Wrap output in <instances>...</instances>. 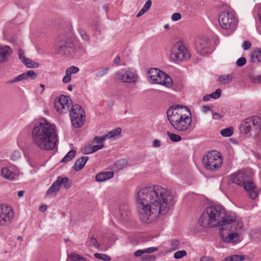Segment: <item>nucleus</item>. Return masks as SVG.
Wrapping results in <instances>:
<instances>
[{
  "mask_svg": "<svg viewBox=\"0 0 261 261\" xmlns=\"http://www.w3.org/2000/svg\"><path fill=\"white\" fill-rule=\"evenodd\" d=\"M82 152L84 154H89L93 153L92 144L88 145L84 147L82 149Z\"/></svg>",
  "mask_w": 261,
  "mask_h": 261,
  "instance_id": "37998d69",
  "label": "nucleus"
},
{
  "mask_svg": "<svg viewBox=\"0 0 261 261\" xmlns=\"http://www.w3.org/2000/svg\"><path fill=\"white\" fill-rule=\"evenodd\" d=\"M143 253H145L144 252V250H138L134 252V255L136 257L140 256H141Z\"/></svg>",
  "mask_w": 261,
  "mask_h": 261,
  "instance_id": "680f3d73",
  "label": "nucleus"
},
{
  "mask_svg": "<svg viewBox=\"0 0 261 261\" xmlns=\"http://www.w3.org/2000/svg\"><path fill=\"white\" fill-rule=\"evenodd\" d=\"M211 98V94H206L203 96V101H208Z\"/></svg>",
  "mask_w": 261,
  "mask_h": 261,
  "instance_id": "338daca9",
  "label": "nucleus"
},
{
  "mask_svg": "<svg viewBox=\"0 0 261 261\" xmlns=\"http://www.w3.org/2000/svg\"><path fill=\"white\" fill-rule=\"evenodd\" d=\"M79 71V68L77 67L72 66L67 68L65 71V73L71 75L72 73H76Z\"/></svg>",
  "mask_w": 261,
  "mask_h": 261,
  "instance_id": "ea45409f",
  "label": "nucleus"
},
{
  "mask_svg": "<svg viewBox=\"0 0 261 261\" xmlns=\"http://www.w3.org/2000/svg\"><path fill=\"white\" fill-rule=\"evenodd\" d=\"M221 90L220 89H217L215 92L211 93V98L214 99H217L219 98L221 96Z\"/></svg>",
  "mask_w": 261,
  "mask_h": 261,
  "instance_id": "a18cd8bd",
  "label": "nucleus"
},
{
  "mask_svg": "<svg viewBox=\"0 0 261 261\" xmlns=\"http://www.w3.org/2000/svg\"><path fill=\"white\" fill-rule=\"evenodd\" d=\"M253 82L255 83L261 82V74L253 78Z\"/></svg>",
  "mask_w": 261,
  "mask_h": 261,
  "instance_id": "e2e57ef3",
  "label": "nucleus"
},
{
  "mask_svg": "<svg viewBox=\"0 0 261 261\" xmlns=\"http://www.w3.org/2000/svg\"><path fill=\"white\" fill-rule=\"evenodd\" d=\"M69 111L73 126L76 128L82 126L85 120L83 109L79 105H75L72 106Z\"/></svg>",
  "mask_w": 261,
  "mask_h": 261,
  "instance_id": "9d476101",
  "label": "nucleus"
},
{
  "mask_svg": "<svg viewBox=\"0 0 261 261\" xmlns=\"http://www.w3.org/2000/svg\"><path fill=\"white\" fill-rule=\"evenodd\" d=\"M245 258L244 255L234 254L225 257L224 261H243Z\"/></svg>",
  "mask_w": 261,
  "mask_h": 261,
  "instance_id": "72a5a7b5",
  "label": "nucleus"
},
{
  "mask_svg": "<svg viewBox=\"0 0 261 261\" xmlns=\"http://www.w3.org/2000/svg\"><path fill=\"white\" fill-rule=\"evenodd\" d=\"M55 125L43 119L37 123L32 130L34 145L45 150H53L58 141Z\"/></svg>",
  "mask_w": 261,
  "mask_h": 261,
  "instance_id": "f03ea898",
  "label": "nucleus"
},
{
  "mask_svg": "<svg viewBox=\"0 0 261 261\" xmlns=\"http://www.w3.org/2000/svg\"><path fill=\"white\" fill-rule=\"evenodd\" d=\"M107 140L105 135L101 137H95L93 139V142L97 144L102 143Z\"/></svg>",
  "mask_w": 261,
  "mask_h": 261,
  "instance_id": "c03bdc74",
  "label": "nucleus"
},
{
  "mask_svg": "<svg viewBox=\"0 0 261 261\" xmlns=\"http://www.w3.org/2000/svg\"><path fill=\"white\" fill-rule=\"evenodd\" d=\"M167 135L172 142H179L182 139L181 137L179 135L174 133H172L169 131L167 132Z\"/></svg>",
  "mask_w": 261,
  "mask_h": 261,
  "instance_id": "c9c22d12",
  "label": "nucleus"
},
{
  "mask_svg": "<svg viewBox=\"0 0 261 261\" xmlns=\"http://www.w3.org/2000/svg\"><path fill=\"white\" fill-rule=\"evenodd\" d=\"M204 167L212 171L218 170L223 163L222 156L219 152L213 150L203 158Z\"/></svg>",
  "mask_w": 261,
  "mask_h": 261,
  "instance_id": "0eeeda50",
  "label": "nucleus"
},
{
  "mask_svg": "<svg viewBox=\"0 0 261 261\" xmlns=\"http://www.w3.org/2000/svg\"><path fill=\"white\" fill-rule=\"evenodd\" d=\"M90 242L92 245L95 248H98L100 246L99 243L97 242L96 238L91 237L90 238Z\"/></svg>",
  "mask_w": 261,
  "mask_h": 261,
  "instance_id": "8fccbe9b",
  "label": "nucleus"
},
{
  "mask_svg": "<svg viewBox=\"0 0 261 261\" xmlns=\"http://www.w3.org/2000/svg\"><path fill=\"white\" fill-rule=\"evenodd\" d=\"M236 216L231 212L226 213L225 208L219 205L206 207L201 215L198 223L204 228L223 227L224 225L234 220Z\"/></svg>",
  "mask_w": 261,
  "mask_h": 261,
  "instance_id": "7ed1b4c3",
  "label": "nucleus"
},
{
  "mask_svg": "<svg viewBox=\"0 0 261 261\" xmlns=\"http://www.w3.org/2000/svg\"><path fill=\"white\" fill-rule=\"evenodd\" d=\"M18 56L20 61L28 68H37L39 64L33 61L30 59L25 58L24 51L21 49L18 50Z\"/></svg>",
  "mask_w": 261,
  "mask_h": 261,
  "instance_id": "aec40b11",
  "label": "nucleus"
},
{
  "mask_svg": "<svg viewBox=\"0 0 261 261\" xmlns=\"http://www.w3.org/2000/svg\"><path fill=\"white\" fill-rule=\"evenodd\" d=\"M251 176L252 175L249 177V180H247V181L245 182L242 186L248 192L249 197L252 199H254L258 195V189L251 179Z\"/></svg>",
  "mask_w": 261,
  "mask_h": 261,
  "instance_id": "a211bd4d",
  "label": "nucleus"
},
{
  "mask_svg": "<svg viewBox=\"0 0 261 261\" xmlns=\"http://www.w3.org/2000/svg\"><path fill=\"white\" fill-rule=\"evenodd\" d=\"M129 212L128 206L127 204H124L120 205L119 212V219L120 221L126 220L128 218Z\"/></svg>",
  "mask_w": 261,
  "mask_h": 261,
  "instance_id": "5701e85b",
  "label": "nucleus"
},
{
  "mask_svg": "<svg viewBox=\"0 0 261 261\" xmlns=\"http://www.w3.org/2000/svg\"><path fill=\"white\" fill-rule=\"evenodd\" d=\"M250 59L252 62L261 61V48H257L254 50L250 54Z\"/></svg>",
  "mask_w": 261,
  "mask_h": 261,
  "instance_id": "bb28decb",
  "label": "nucleus"
},
{
  "mask_svg": "<svg viewBox=\"0 0 261 261\" xmlns=\"http://www.w3.org/2000/svg\"><path fill=\"white\" fill-rule=\"evenodd\" d=\"M13 216V212L10 206L0 205V225L6 226L10 224Z\"/></svg>",
  "mask_w": 261,
  "mask_h": 261,
  "instance_id": "2eb2a0df",
  "label": "nucleus"
},
{
  "mask_svg": "<svg viewBox=\"0 0 261 261\" xmlns=\"http://www.w3.org/2000/svg\"><path fill=\"white\" fill-rule=\"evenodd\" d=\"M187 252L185 250H180L174 253V257L176 259H179L185 256Z\"/></svg>",
  "mask_w": 261,
  "mask_h": 261,
  "instance_id": "79ce46f5",
  "label": "nucleus"
},
{
  "mask_svg": "<svg viewBox=\"0 0 261 261\" xmlns=\"http://www.w3.org/2000/svg\"><path fill=\"white\" fill-rule=\"evenodd\" d=\"M26 79L27 78L25 73H23L22 74H19V75L12 79L11 81L9 82V83L13 84L14 83L19 82Z\"/></svg>",
  "mask_w": 261,
  "mask_h": 261,
  "instance_id": "58836bf2",
  "label": "nucleus"
},
{
  "mask_svg": "<svg viewBox=\"0 0 261 261\" xmlns=\"http://www.w3.org/2000/svg\"><path fill=\"white\" fill-rule=\"evenodd\" d=\"M20 157V152L18 151H15L11 155V159L12 160H16Z\"/></svg>",
  "mask_w": 261,
  "mask_h": 261,
  "instance_id": "6e6d98bb",
  "label": "nucleus"
},
{
  "mask_svg": "<svg viewBox=\"0 0 261 261\" xmlns=\"http://www.w3.org/2000/svg\"><path fill=\"white\" fill-rule=\"evenodd\" d=\"M162 71L157 68H151L148 71V79L150 81L153 83H155V79L158 77L159 73H161Z\"/></svg>",
  "mask_w": 261,
  "mask_h": 261,
  "instance_id": "a878e982",
  "label": "nucleus"
},
{
  "mask_svg": "<svg viewBox=\"0 0 261 261\" xmlns=\"http://www.w3.org/2000/svg\"><path fill=\"white\" fill-rule=\"evenodd\" d=\"M61 185L59 182H58V178L57 180L53 182L52 185L50 187L48 190L47 191L46 195H51L53 193L58 192L60 189Z\"/></svg>",
  "mask_w": 261,
  "mask_h": 261,
  "instance_id": "cd10ccee",
  "label": "nucleus"
},
{
  "mask_svg": "<svg viewBox=\"0 0 261 261\" xmlns=\"http://www.w3.org/2000/svg\"><path fill=\"white\" fill-rule=\"evenodd\" d=\"M161 145V141L159 140H154L152 143V146L153 147L157 148L159 147Z\"/></svg>",
  "mask_w": 261,
  "mask_h": 261,
  "instance_id": "bf43d9fd",
  "label": "nucleus"
},
{
  "mask_svg": "<svg viewBox=\"0 0 261 261\" xmlns=\"http://www.w3.org/2000/svg\"><path fill=\"white\" fill-rule=\"evenodd\" d=\"M115 77L125 83H135L137 82L138 75L136 71L133 69H121L116 72Z\"/></svg>",
  "mask_w": 261,
  "mask_h": 261,
  "instance_id": "ddd939ff",
  "label": "nucleus"
},
{
  "mask_svg": "<svg viewBox=\"0 0 261 261\" xmlns=\"http://www.w3.org/2000/svg\"><path fill=\"white\" fill-rule=\"evenodd\" d=\"M1 176L6 180L13 181L18 176V174L5 167L1 169Z\"/></svg>",
  "mask_w": 261,
  "mask_h": 261,
  "instance_id": "4be33fe9",
  "label": "nucleus"
},
{
  "mask_svg": "<svg viewBox=\"0 0 261 261\" xmlns=\"http://www.w3.org/2000/svg\"><path fill=\"white\" fill-rule=\"evenodd\" d=\"M144 253H150L156 251L158 250V247H149L148 248H146L143 249Z\"/></svg>",
  "mask_w": 261,
  "mask_h": 261,
  "instance_id": "3c124183",
  "label": "nucleus"
},
{
  "mask_svg": "<svg viewBox=\"0 0 261 261\" xmlns=\"http://www.w3.org/2000/svg\"><path fill=\"white\" fill-rule=\"evenodd\" d=\"M109 71V68L106 67L103 68L102 70L97 72L96 73V76L97 77H101L106 74Z\"/></svg>",
  "mask_w": 261,
  "mask_h": 261,
  "instance_id": "49530a36",
  "label": "nucleus"
},
{
  "mask_svg": "<svg viewBox=\"0 0 261 261\" xmlns=\"http://www.w3.org/2000/svg\"><path fill=\"white\" fill-rule=\"evenodd\" d=\"M121 129L120 127H117L109 132L107 134L105 135L107 140L115 136H118L121 134Z\"/></svg>",
  "mask_w": 261,
  "mask_h": 261,
  "instance_id": "2f4dec72",
  "label": "nucleus"
},
{
  "mask_svg": "<svg viewBox=\"0 0 261 261\" xmlns=\"http://www.w3.org/2000/svg\"><path fill=\"white\" fill-rule=\"evenodd\" d=\"M152 4V2L150 0L147 1L143 6L142 9L139 11V12L137 15V17H139L148 11L150 8Z\"/></svg>",
  "mask_w": 261,
  "mask_h": 261,
  "instance_id": "c756f323",
  "label": "nucleus"
},
{
  "mask_svg": "<svg viewBox=\"0 0 261 261\" xmlns=\"http://www.w3.org/2000/svg\"><path fill=\"white\" fill-rule=\"evenodd\" d=\"M181 18V16L179 13H174L171 17V19L173 21H178Z\"/></svg>",
  "mask_w": 261,
  "mask_h": 261,
  "instance_id": "603ef678",
  "label": "nucleus"
},
{
  "mask_svg": "<svg viewBox=\"0 0 261 261\" xmlns=\"http://www.w3.org/2000/svg\"><path fill=\"white\" fill-rule=\"evenodd\" d=\"M104 145L103 144H99V145H92V151L93 153L95 151L102 149L103 148Z\"/></svg>",
  "mask_w": 261,
  "mask_h": 261,
  "instance_id": "864d4df0",
  "label": "nucleus"
},
{
  "mask_svg": "<svg viewBox=\"0 0 261 261\" xmlns=\"http://www.w3.org/2000/svg\"><path fill=\"white\" fill-rule=\"evenodd\" d=\"M213 118L215 119H220L222 118V116L218 113L213 112L212 113Z\"/></svg>",
  "mask_w": 261,
  "mask_h": 261,
  "instance_id": "052dcab7",
  "label": "nucleus"
},
{
  "mask_svg": "<svg viewBox=\"0 0 261 261\" xmlns=\"http://www.w3.org/2000/svg\"><path fill=\"white\" fill-rule=\"evenodd\" d=\"M210 110V107H208V106H204L202 107V111H203V112H207V111H208Z\"/></svg>",
  "mask_w": 261,
  "mask_h": 261,
  "instance_id": "774afa93",
  "label": "nucleus"
},
{
  "mask_svg": "<svg viewBox=\"0 0 261 261\" xmlns=\"http://www.w3.org/2000/svg\"><path fill=\"white\" fill-rule=\"evenodd\" d=\"M200 261H214V258L212 256H203L200 258Z\"/></svg>",
  "mask_w": 261,
  "mask_h": 261,
  "instance_id": "4d7b16f0",
  "label": "nucleus"
},
{
  "mask_svg": "<svg viewBox=\"0 0 261 261\" xmlns=\"http://www.w3.org/2000/svg\"><path fill=\"white\" fill-rule=\"evenodd\" d=\"M167 117L171 126L187 118H191L190 109L186 106L176 105L170 107L167 111Z\"/></svg>",
  "mask_w": 261,
  "mask_h": 261,
  "instance_id": "39448f33",
  "label": "nucleus"
},
{
  "mask_svg": "<svg viewBox=\"0 0 261 261\" xmlns=\"http://www.w3.org/2000/svg\"><path fill=\"white\" fill-rule=\"evenodd\" d=\"M55 48L59 54L64 55H72L82 49L80 45L75 44L72 38L65 36L59 39Z\"/></svg>",
  "mask_w": 261,
  "mask_h": 261,
  "instance_id": "423d86ee",
  "label": "nucleus"
},
{
  "mask_svg": "<svg viewBox=\"0 0 261 261\" xmlns=\"http://www.w3.org/2000/svg\"><path fill=\"white\" fill-rule=\"evenodd\" d=\"M232 80V76L230 74L222 75L219 76V81L222 84L229 83Z\"/></svg>",
  "mask_w": 261,
  "mask_h": 261,
  "instance_id": "f704fd0d",
  "label": "nucleus"
},
{
  "mask_svg": "<svg viewBox=\"0 0 261 261\" xmlns=\"http://www.w3.org/2000/svg\"><path fill=\"white\" fill-rule=\"evenodd\" d=\"M191 123L192 118H187L179 123L177 122L176 124L172 126L180 135H185L191 133Z\"/></svg>",
  "mask_w": 261,
  "mask_h": 261,
  "instance_id": "dca6fc26",
  "label": "nucleus"
},
{
  "mask_svg": "<svg viewBox=\"0 0 261 261\" xmlns=\"http://www.w3.org/2000/svg\"><path fill=\"white\" fill-rule=\"evenodd\" d=\"M24 73L26 75L27 79L28 77H30L31 79L34 80L37 76V74L33 70H29Z\"/></svg>",
  "mask_w": 261,
  "mask_h": 261,
  "instance_id": "a19ab883",
  "label": "nucleus"
},
{
  "mask_svg": "<svg viewBox=\"0 0 261 261\" xmlns=\"http://www.w3.org/2000/svg\"><path fill=\"white\" fill-rule=\"evenodd\" d=\"M196 49L197 52L202 56L209 54L210 42L207 38H199L196 40Z\"/></svg>",
  "mask_w": 261,
  "mask_h": 261,
  "instance_id": "f3484780",
  "label": "nucleus"
},
{
  "mask_svg": "<svg viewBox=\"0 0 261 261\" xmlns=\"http://www.w3.org/2000/svg\"><path fill=\"white\" fill-rule=\"evenodd\" d=\"M94 256L96 258L105 261H110L111 259V257L106 254L95 253Z\"/></svg>",
  "mask_w": 261,
  "mask_h": 261,
  "instance_id": "4c0bfd02",
  "label": "nucleus"
},
{
  "mask_svg": "<svg viewBox=\"0 0 261 261\" xmlns=\"http://www.w3.org/2000/svg\"><path fill=\"white\" fill-rule=\"evenodd\" d=\"M128 164L126 159H121L114 163V166L117 170H121L127 166Z\"/></svg>",
  "mask_w": 261,
  "mask_h": 261,
  "instance_id": "7c9ffc66",
  "label": "nucleus"
},
{
  "mask_svg": "<svg viewBox=\"0 0 261 261\" xmlns=\"http://www.w3.org/2000/svg\"><path fill=\"white\" fill-rule=\"evenodd\" d=\"M58 182H59L61 185H63V187L68 189L71 187V184L69 182V178L67 177H62L61 176H58Z\"/></svg>",
  "mask_w": 261,
  "mask_h": 261,
  "instance_id": "c85d7f7f",
  "label": "nucleus"
},
{
  "mask_svg": "<svg viewBox=\"0 0 261 261\" xmlns=\"http://www.w3.org/2000/svg\"><path fill=\"white\" fill-rule=\"evenodd\" d=\"M12 53V49L8 45L0 46V63L7 61L8 58Z\"/></svg>",
  "mask_w": 261,
  "mask_h": 261,
  "instance_id": "412c9836",
  "label": "nucleus"
},
{
  "mask_svg": "<svg viewBox=\"0 0 261 261\" xmlns=\"http://www.w3.org/2000/svg\"><path fill=\"white\" fill-rule=\"evenodd\" d=\"M76 151L75 150H70L62 159L61 162L66 163L72 160L75 155Z\"/></svg>",
  "mask_w": 261,
  "mask_h": 261,
  "instance_id": "473e14b6",
  "label": "nucleus"
},
{
  "mask_svg": "<svg viewBox=\"0 0 261 261\" xmlns=\"http://www.w3.org/2000/svg\"><path fill=\"white\" fill-rule=\"evenodd\" d=\"M155 79L154 84H159L166 87H170L172 85V79L165 72L162 71Z\"/></svg>",
  "mask_w": 261,
  "mask_h": 261,
  "instance_id": "6ab92c4d",
  "label": "nucleus"
},
{
  "mask_svg": "<svg viewBox=\"0 0 261 261\" xmlns=\"http://www.w3.org/2000/svg\"><path fill=\"white\" fill-rule=\"evenodd\" d=\"M71 104L72 101L69 96L61 95L55 99L54 107L58 112L64 114L70 110Z\"/></svg>",
  "mask_w": 261,
  "mask_h": 261,
  "instance_id": "f8f14e48",
  "label": "nucleus"
},
{
  "mask_svg": "<svg viewBox=\"0 0 261 261\" xmlns=\"http://www.w3.org/2000/svg\"><path fill=\"white\" fill-rule=\"evenodd\" d=\"M136 199L139 218L144 223L151 222L160 214L168 213L176 200L170 191L159 185L141 189Z\"/></svg>",
  "mask_w": 261,
  "mask_h": 261,
  "instance_id": "f257e3e1",
  "label": "nucleus"
},
{
  "mask_svg": "<svg viewBox=\"0 0 261 261\" xmlns=\"http://www.w3.org/2000/svg\"><path fill=\"white\" fill-rule=\"evenodd\" d=\"M219 22L221 27L226 30H232L234 29L237 24L233 13L229 11H225L220 13Z\"/></svg>",
  "mask_w": 261,
  "mask_h": 261,
  "instance_id": "9b49d317",
  "label": "nucleus"
},
{
  "mask_svg": "<svg viewBox=\"0 0 261 261\" xmlns=\"http://www.w3.org/2000/svg\"><path fill=\"white\" fill-rule=\"evenodd\" d=\"M114 176V172L112 171H107L99 173L95 176L96 180L98 182H102L112 178Z\"/></svg>",
  "mask_w": 261,
  "mask_h": 261,
  "instance_id": "b1692460",
  "label": "nucleus"
},
{
  "mask_svg": "<svg viewBox=\"0 0 261 261\" xmlns=\"http://www.w3.org/2000/svg\"><path fill=\"white\" fill-rule=\"evenodd\" d=\"M79 32L80 33V34L81 36V37L85 40V41H88L90 39L89 36L86 33V32L80 29L79 30Z\"/></svg>",
  "mask_w": 261,
  "mask_h": 261,
  "instance_id": "09e8293b",
  "label": "nucleus"
},
{
  "mask_svg": "<svg viewBox=\"0 0 261 261\" xmlns=\"http://www.w3.org/2000/svg\"><path fill=\"white\" fill-rule=\"evenodd\" d=\"M246 63V60L244 57H241L238 59L236 62V64L238 66H243Z\"/></svg>",
  "mask_w": 261,
  "mask_h": 261,
  "instance_id": "de8ad7c7",
  "label": "nucleus"
},
{
  "mask_svg": "<svg viewBox=\"0 0 261 261\" xmlns=\"http://www.w3.org/2000/svg\"><path fill=\"white\" fill-rule=\"evenodd\" d=\"M241 127L245 134L253 133L254 135H257L261 130V118L256 116L246 118L241 123Z\"/></svg>",
  "mask_w": 261,
  "mask_h": 261,
  "instance_id": "6e6552de",
  "label": "nucleus"
},
{
  "mask_svg": "<svg viewBox=\"0 0 261 261\" xmlns=\"http://www.w3.org/2000/svg\"><path fill=\"white\" fill-rule=\"evenodd\" d=\"M251 43L248 41H244L243 44V48L244 50H247L251 47Z\"/></svg>",
  "mask_w": 261,
  "mask_h": 261,
  "instance_id": "13d9d810",
  "label": "nucleus"
},
{
  "mask_svg": "<svg viewBox=\"0 0 261 261\" xmlns=\"http://www.w3.org/2000/svg\"><path fill=\"white\" fill-rule=\"evenodd\" d=\"M170 58L174 62L184 61L190 59L189 51L182 41H178L173 44L171 50Z\"/></svg>",
  "mask_w": 261,
  "mask_h": 261,
  "instance_id": "1a4fd4ad",
  "label": "nucleus"
},
{
  "mask_svg": "<svg viewBox=\"0 0 261 261\" xmlns=\"http://www.w3.org/2000/svg\"><path fill=\"white\" fill-rule=\"evenodd\" d=\"M88 160L89 158L88 156H83L77 160L73 165V169L76 171H80L84 167Z\"/></svg>",
  "mask_w": 261,
  "mask_h": 261,
  "instance_id": "393cba45",
  "label": "nucleus"
},
{
  "mask_svg": "<svg viewBox=\"0 0 261 261\" xmlns=\"http://www.w3.org/2000/svg\"><path fill=\"white\" fill-rule=\"evenodd\" d=\"M251 175V172L248 170H241L232 174L230 177V181L239 186H242L245 182L249 180V177Z\"/></svg>",
  "mask_w": 261,
  "mask_h": 261,
  "instance_id": "4468645a",
  "label": "nucleus"
},
{
  "mask_svg": "<svg viewBox=\"0 0 261 261\" xmlns=\"http://www.w3.org/2000/svg\"><path fill=\"white\" fill-rule=\"evenodd\" d=\"M71 80V75L66 73L65 75L63 77L62 81L64 83H68Z\"/></svg>",
  "mask_w": 261,
  "mask_h": 261,
  "instance_id": "5fc2aeb1",
  "label": "nucleus"
},
{
  "mask_svg": "<svg viewBox=\"0 0 261 261\" xmlns=\"http://www.w3.org/2000/svg\"><path fill=\"white\" fill-rule=\"evenodd\" d=\"M120 58L119 55H117L113 60V62L115 64L119 65L120 62Z\"/></svg>",
  "mask_w": 261,
  "mask_h": 261,
  "instance_id": "0e129e2a",
  "label": "nucleus"
},
{
  "mask_svg": "<svg viewBox=\"0 0 261 261\" xmlns=\"http://www.w3.org/2000/svg\"><path fill=\"white\" fill-rule=\"evenodd\" d=\"M233 129L232 127L221 130L220 134L223 137H230L233 134Z\"/></svg>",
  "mask_w": 261,
  "mask_h": 261,
  "instance_id": "e433bc0d",
  "label": "nucleus"
},
{
  "mask_svg": "<svg viewBox=\"0 0 261 261\" xmlns=\"http://www.w3.org/2000/svg\"><path fill=\"white\" fill-rule=\"evenodd\" d=\"M72 256L73 257L76 256L77 257L78 261H81L82 260H85V259L83 257L80 256L79 254H76V253H72Z\"/></svg>",
  "mask_w": 261,
  "mask_h": 261,
  "instance_id": "69168bd1",
  "label": "nucleus"
},
{
  "mask_svg": "<svg viewBox=\"0 0 261 261\" xmlns=\"http://www.w3.org/2000/svg\"><path fill=\"white\" fill-rule=\"evenodd\" d=\"M243 227V223L236 217L234 220L224 225L221 228L220 236L226 243L237 242L239 241V234Z\"/></svg>",
  "mask_w": 261,
  "mask_h": 261,
  "instance_id": "20e7f679",
  "label": "nucleus"
}]
</instances>
